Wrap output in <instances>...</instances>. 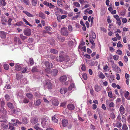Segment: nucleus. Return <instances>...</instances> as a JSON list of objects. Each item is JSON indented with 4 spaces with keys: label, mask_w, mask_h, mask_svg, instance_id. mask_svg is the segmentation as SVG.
Listing matches in <instances>:
<instances>
[{
    "label": "nucleus",
    "mask_w": 130,
    "mask_h": 130,
    "mask_svg": "<svg viewBox=\"0 0 130 130\" xmlns=\"http://www.w3.org/2000/svg\"><path fill=\"white\" fill-rule=\"evenodd\" d=\"M113 17L115 18L117 20L116 23L119 26H120L121 24V21L119 16L117 15H113Z\"/></svg>",
    "instance_id": "0eeeda50"
},
{
    "label": "nucleus",
    "mask_w": 130,
    "mask_h": 130,
    "mask_svg": "<svg viewBox=\"0 0 130 130\" xmlns=\"http://www.w3.org/2000/svg\"><path fill=\"white\" fill-rule=\"evenodd\" d=\"M90 38H89V40L90 43H91L92 45V46H91V47L92 48H94L95 46V43H94V41L93 40V39L91 37V35H90Z\"/></svg>",
    "instance_id": "dca6fc26"
},
{
    "label": "nucleus",
    "mask_w": 130,
    "mask_h": 130,
    "mask_svg": "<svg viewBox=\"0 0 130 130\" xmlns=\"http://www.w3.org/2000/svg\"><path fill=\"white\" fill-rule=\"evenodd\" d=\"M9 66L7 64H5L4 65V69L6 70H8L9 69Z\"/></svg>",
    "instance_id": "49530a36"
},
{
    "label": "nucleus",
    "mask_w": 130,
    "mask_h": 130,
    "mask_svg": "<svg viewBox=\"0 0 130 130\" xmlns=\"http://www.w3.org/2000/svg\"><path fill=\"white\" fill-rule=\"evenodd\" d=\"M128 127L125 124H123L122 127V130H128Z\"/></svg>",
    "instance_id": "e433bc0d"
},
{
    "label": "nucleus",
    "mask_w": 130,
    "mask_h": 130,
    "mask_svg": "<svg viewBox=\"0 0 130 130\" xmlns=\"http://www.w3.org/2000/svg\"><path fill=\"white\" fill-rule=\"evenodd\" d=\"M22 123L24 124H25L27 123V119L26 118H24L22 119Z\"/></svg>",
    "instance_id": "2f4dec72"
},
{
    "label": "nucleus",
    "mask_w": 130,
    "mask_h": 130,
    "mask_svg": "<svg viewBox=\"0 0 130 130\" xmlns=\"http://www.w3.org/2000/svg\"><path fill=\"white\" fill-rule=\"evenodd\" d=\"M9 128L11 130H15V128L14 127V125L11 123H9Z\"/></svg>",
    "instance_id": "cd10ccee"
},
{
    "label": "nucleus",
    "mask_w": 130,
    "mask_h": 130,
    "mask_svg": "<svg viewBox=\"0 0 130 130\" xmlns=\"http://www.w3.org/2000/svg\"><path fill=\"white\" fill-rule=\"evenodd\" d=\"M68 29L69 31H72L73 30L72 26L70 25L68 27Z\"/></svg>",
    "instance_id": "774afa93"
},
{
    "label": "nucleus",
    "mask_w": 130,
    "mask_h": 130,
    "mask_svg": "<svg viewBox=\"0 0 130 130\" xmlns=\"http://www.w3.org/2000/svg\"><path fill=\"white\" fill-rule=\"evenodd\" d=\"M45 29L48 31H51L52 29V28L49 26L45 27Z\"/></svg>",
    "instance_id": "864d4df0"
},
{
    "label": "nucleus",
    "mask_w": 130,
    "mask_h": 130,
    "mask_svg": "<svg viewBox=\"0 0 130 130\" xmlns=\"http://www.w3.org/2000/svg\"><path fill=\"white\" fill-rule=\"evenodd\" d=\"M68 120L66 119H63L62 121V124L64 127L67 126L68 124Z\"/></svg>",
    "instance_id": "aec40b11"
},
{
    "label": "nucleus",
    "mask_w": 130,
    "mask_h": 130,
    "mask_svg": "<svg viewBox=\"0 0 130 130\" xmlns=\"http://www.w3.org/2000/svg\"><path fill=\"white\" fill-rule=\"evenodd\" d=\"M6 32L4 31H0V37L2 38H5L6 37Z\"/></svg>",
    "instance_id": "4468645a"
},
{
    "label": "nucleus",
    "mask_w": 130,
    "mask_h": 130,
    "mask_svg": "<svg viewBox=\"0 0 130 130\" xmlns=\"http://www.w3.org/2000/svg\"><path fill=\"white\" fill-rule=\"evenodd\" d=\"M27 67H23L21 69L22 71L21 72L22 73H24L26 72L27 71Z\"/></svg>",
    "instance_id": "c9c22d12"
},
{
    "label": "nucleus",
    "mask_w": 130,
    "mask_h": 130,
    "mask_svg": "<svg viewBox=\"0 0 130 130\" xmlns=\"http://www.w3.org/2000/svg\"><path fill=\"white\" fill-rule=\"evenodd\" d=\"M113 59L115 60H117L119 58V56L117 55H115L113 56Z\"/></svg>",
    "instance_id": "13d9d810"
},
{
    "label": "nucleus",
    "mask_w": 130,
    "mask_h": 130,
    "mask_svg": "<svg viewBox=\"0 0 130 130\" xmlns=\"http://www.w3.org/2000/svg\"><path fill=\"white\" fill-rule=\"evenodd\" d=\"M39 125V124H37L36 125L34 126V128L36 129L37 130H41V128H40L38 126V125Z\"/></svg>",
    "instance_id": "ea45409f"
},
{
    "label": "nucleus",
    "mask_w": 130,
    "mask_h": 130,
    "mask_svg": "<svg viewBox=\"0 0 130 130\" xmlns=\"http://www.w3.org/2000/svg\"><path fill=\"white\" fill-rule=\"evenodd\" d=\"M73 5L77 7H79L80 6V5L77 2H75L73 3Z\"/></svg>",
    "instance_id": "37998d69"
},
{
    "label": "nucleus",
    "mask_w": 130,
    "mask_h": 130,
    "mask_svg": "<svg viewBox=\"0 0 130 130\" xmlns=\"http://www.w3.org/2000/svg\"><path fill=\"white\" fill-rule=\"evenodd\" d=\"M24 34L27 36H29L31 35V29L28 28L25 29L23 31Z\"/></svg>",
    "instance_id": "7ed1b4c3"
},
{
    "label": "nucleus",
    "mask_w": 130,
    "mask_h": 130,
    "mask_svg": "<svg viewBox=\"0 0 130 130\" xmlns=\"http://www.w3.org/2000/svg\"><path fill=\"white\" fill-rule=\"evenodd\" d=\"M67 91V89L66 88H61L60 90V92L61 94L65 93Z\"/></svg>",
    "instance_id": "a211bd4d"
},
{
    "label": "nucleus",
    "mask_w": 130,
    "mask_h": 130,
    "mask_svg": "<svg viewBox=\"0 0 130 130\" xmlns=\"http://www.w3.org/2000/svg\"><path fill=\"white\" fill-rule=\"evenodd\" d=\"M108 95L109 97L111 98H113V95L112 94V92L111 91H109L108 92Z\"/></svg>",
    "instance_id": "052dcab7"
},
{
    "label": "nucleus",
    "mask_w": 130,
    "mask_h": 130,
    "mask_svg": "<svg viewBox=\"0 0 130 130\" xmlns=\"http://www.w3.org/2000/svg\"><path fill=\"white\" fill-rule=\"evenodd\" d=\"M74 87V85L73 83H71L70 84L69 86L68 87V89L69 90H71Z\"/></svg>",
    "instance_id": "58836bf2"
},
{
    "label": "nucleus",
    "mask_w": 130,
    "mask_h": 130,
    "mask_svg": "<svg viewBox=\"0 0 130 130\" xmlns=\"http://www.w3.org/2000/svg\"><path fill=\"white\" fill-rule=\"evenodd\" d=\"M50 52L52 53H53L54 54H57L58 52V51L55 49H52L50 50Z\"/></svg>",
    "instance_id": "4c0bfd02"
},
{
    "label": "nucleus",
    "mask_w": 130,
    "mask_h": 130,
    "mask_svg": "<svg viewBox=\"0 0 130 130\" xmlns=\"http://www.w3.org/2000/svg\"><path fill=\"white\" fill-rule=\"evenodd\" d=\"M29 61L30 64L33 65L34 64V61L32 58H29Z\"/></svg>",
    "instance_id": "3c124183"
},
{
    "label": "nucleus",
    "mask_w": 130,
    "mask_h": 130,
    "mask_svg": "<svg viewBox=\"0 0 130 130\" xmlns=\"http://www.w3.org/2000/svg\"><path fill=\"white\" fill-rule=\"evenodd\" d=\"M58 72V71L56 69H55L53 70V71H52V75L54 76H56L57 73Z\"/></svg>",
    "instance_id": "393cba45"
},
{
    "label": "nucleus",
    "mask_w": 130,
    "mask_h": 130,
    "mask_svg": "<svg viewBox=\"0 0 130 130\" xmlns=\"http://www.w3.org/2000/svg\"><path fill=\"white\" fill-rule=\"evenodd\" d=\"M52 103L53 105L55 106H57L59 104L58 100L56 99H54L52 100Z\"/></svg>",
    "instance_id": "ddd939ff"
},
{
    "label": "nucleus",
    "mask_w": 130,
    "mask_h": 130,
    "mask_svg": "<svg viewBox=\"0 0 130 130\" xmlns=\"http://www.w3.org/2000/svg\"><path fill=\"white\" fill-rule=\"evenodd\" d=\"M81 69L82 71H85L86 70V68L85 67V65L84 64H83L82 65V67H81Z\"/></svg>",
    "instance_id": "338daca9"
},
{
    "label": "nucleus",
    "mask_w": 130,
    "mask_h": 130,
    "mask_svg": "<svg viewBox=\"0 0 130 130\" xmlns=\"http://www.w3.org/2000/svg\"><path fill=\"white\" fill-rule=\"evenodd\" d=\"M58 5L60 6H63V3L61 0H58L57 1Z\"/></svg>",
    "instance_id": "09e8293b"
},
{
    "label": "nucleus",
    "mask_w": 130,
    "mask_h": 130,
    "mask_svg": "<svg viewBox=\"0 0 130 130\" xmlns=\"http://www.w3.org/2000/svg\"><path fill=\"white\" fill-rule=\"evenodd\" d=\"M129 94V92L127 91L124 94V96L125 98L128 100H130V98L128 97V96Z\"/></svg>",
    "instance_id": "7c9ffc66"
},
{
    "label": "nucleus",
    "mask_w": 130,
    "mask_h": 130,
    "mask_svg": "<svg viewBox=\"0 0 130 130\" xmlns=\"http://www.w3.org/2000/svg\"><path fill=\"white\" fill-rule=\"evenodd\" d=\"M34 103L35 105L38 106L40 104L41 102L39 100H36V101L34 102Z\"/></svg>",
    "instance_id": "79ce46f5"
},
{
    "label": "nucleus",
    "mask_w": 130,
    "mask_h": 130,
    "mask_svg": "<svg viewBox=\"0 0 130 130\" xmlns=\"http://www.w3.org/2000/svg\"><path fill=\"white\" fill-rule=\"evenodd\" d=\"M74 44V42L72 41H70L68 42V44L69 46L70 47H72Z\"/></svg>",
    "instance_id": "4d7b16f0"
},
{
    "label": "nucleus",
    "mask_w": 130,
    "mask_h": 130,
    "mask_svg": "<svg viewBox=\"0 0 130 130\" xmlns=\"http://www.w3.org/2000/svg\"><path fill=\"white\" fill-rule=\"evenodd\" d=\"M44 64L47 68H51L53 67L52 63H51L50 64V63L48 61L45 62L44 63Z\"/></svg>",
    "instance_id": "1a4fd4ad"
},
{
    "label": "nucleus",
    "mask_w": 130,
    "mask_h": 130,
    "mask_svg": "<svg viewBox=\"0 0 130 130\" xmlns=\"http://www.w3.org/2000/svg\"><path fill=\"white\" fill-rule=\"evenodd\" d=\"M39 17L43 19H45L46 18L45 15L42 12L40 11L39 13Z\"/></svg>",
    "instance_id": "6ab92c4d"
},
{
    "label": "nucleus",
    "mask_w": 130,
    "mask_h": 130,
    "mask_svg": "<svg viewBox=\"0 0 130 130\" xmlns=\"http://www.w3.org/2000/svg\"><path fill=\"white\" fill-rule=\"evenodd\" d=\"M5 98L7 101H8L10 99V97L8 94H6L5 96Z\"/></svg>",
    "instance_id": "8fccbe9b"
},
{
    "label": "nucleus",
    "mask_w": 130,
    "mask_h": 130,
    "mask_svg": "<svg viewBox=\"0 0 130 130\" xmlns=\"http://www.w3.org/2000/svg\"><path fill=\"white\" fill-rule=\"evenodd\" d=\"M117 47H123V45L121 44V42L120 41H119L118 42L117 44Z\"/></svg>",
    "instance_id": "6e6d98bb"
},
{
    "label": "nucleus",
    "mask_w": 130,
    "mask_h": 130,
    "mask_svg": "<svg viewBox=\"0 0 130 130\" xmlns=\"http://www.w3.org/2000/svg\"><path fill=\"white\" fill-rule=\"evenodd\" d=\"M56 115H55L54 116L52 117V120L55 122L57 123L58 122V120L57 119H56L55 117Z\"/></svg>",
    "instance_id": "f704fd0d"
},
{
    "label": "nucleus",
    "mask_w": 130,
    "mask_h": 130,
    "mask_svg": "<svg viewBox=\"0 0 130 130\" xmlns=\"http://www.w3.org/2000/svg\"><path fill=\"white\" fill-rule=\"evenodd\" d=\"M60 32L61 35L66 37H67L69 34L68 32L67 29V28L64 27L61 28Z\"/></svg>",
    "instance_id": "f257e3e1"
},
{
    "label": "nucleus",
    "mask_w": 130,
    "mask_h": 130,
    "mask_svg": "<svg viewBox=\"0 0 130 130\" xmlns=\"http://www.w3.org/2000/svg\"><path fill=\"white\" fill-rule=\"evenodd\" d=\"M48 117H46L42 119V121L41 122V124H42V126L43 127H44L46 125L47 122L46 119L48 120Z\"/></svg>",
    "instance_id": "6e6552de"
},
{
    "label": "nucleus",
    "mask_w": 130,
    "mask_h": 130,
    "mask_svg": "<svg viewBox=\"0 0 130 130\" xmlns=\"http://www.w3.org/2000/svg\"><path fill=\"white\" fill-rule=\"evenodd\" d=\"M7 105L10 109H12L13 108L12 104L10 102H8L7 103Z\"/></svg>",
    "instance_id": "72a5a7b5"
},
{
    "label": "nucleus",
    "mask_w": 130,
    "mask_h": 130,
    "mask_svg": "<svg viewBox=\"0 0 130 130\" xmlns=\"http://www.w3.org/2000/svg\"><path fill=\"white\" fill-rule=\"evenodd\" d=\"M125 109L123 106L121 105L120 106L119 111L121 114L123 115L125 113Z\"/></svg>",
    "instance_id": "9d476101"
},
{
    "label": "nucleus",
    "mask_w": 130,
    "mask_h": 130,
    "mask_svg": "<svg viewBox=\"0 0 130 130\" xmlns=\"http://www.w3.org/2000/svg\"><path fill=\"white\" fill-rule=\"evenodd\" d=\"M65 59L64 57L62 55H59L58 57H57L56 58V59L57 61L60 62L64 61Z\"/></svg>",
    "instance_id": "423d86ee"
},
{
    "label": "nucleus",
    "mask_w": 130,
    "mask_h": 130,
    "mask_svg": "<svg viewBox=\"0 0 130 130\" xmlns=\"http://www.w3.org/2000/svg\"><path fill=\"white\" fill-rule=\"evenodd\" d=\"M98 76L101 79H103L105 77V76L102 72H100Z\"/></svg>",
    "instance_id": "bb28decb"
},
{
    "label": "nucleus",
    "mask_w": 130,
    "mask_h": 130,
    "mask_svg": "<svg viewBox=\"0 0 130 130\" xmlns=\"http://www.w3.org/2000/svg\"><path fill=\"white\" fill-rule=\"evenodd\" d=\"M58 40L60 41L63 42L65 40V38L64 37L59 38L58 37Z\"/></svg>",
    "instance_id": "5fc2aeb1"
},
{
    "label": "nucleus",
    "mask_w": 130,
    "mask_h": 130,
    "mask_svg": "<svg viewBox=\"0 0 130 130\" xmlns=\"http://www.w3.org/2000/svg\"><path fill=\"white\" fill-rule=\"evenodd\" d=\"M84 56L86 58L88 59H90L91 58L90 55L87 54H85Z\"/></svg>",
    "instance_id": "69168bd1"
},
{
    "label": "nucleus",
    "mask_w": 130,
    "mask_h": 130,
    "mask_svg": "<svg viewBox=\"0 0 130 130\" xmlns=\"http://www.w3.org/2000/svg\"><path fill=\"white\" fill-rule=\"evenodd\" d=\"M39 71L37 68L35 67H33L31 70V71L33 73L38 72Z\"/></svg>",
    "instance_id": "c85d7f7f"
},
{
    "label": "nucleus",
    "mask_w": 130,
    "mask_h": 130,
    "mask_svg": "<svg viewBox=\"0 0 130 130\" xmlns=\"http://www.w3.org/2000/svg\"><path fill=\"white\" fill-rule=\"evenodd\" d=\"M23 23V22L22 21H20L19 22H17L15 24V25L18 26H21L22 25Z\"/></svg>",
    "instance_id": "bf43d9fd"
},
{
    "label": "nucleus",
    "mask_w": 130,
    "mask_h": 130,
    "mask_svg": "<svg viewBox=\"0 0 130 130\" xmlns=\"http://www.w3.org/2000/svg\"><path fill=\"white\" fill-rule=\"evenodd\" d=\"M12 20L11 18H9L8 19V20L7 21V22L9 25H11Z\"/></svg>",
    "instance_id": "0e129e2a"
},
{
    "label": "nucleus",
    "mask_w": 130,
    "mask_h": 130,
    "mask_svg": "<svg viewBox=\"0 0 130 130\" xmlns=\"http://www.w3.org/2000/svg\"><path fill=\"white\" fill-rule=\"evenodd\" d=\"M67 107L70 110H73L75 108L74 105L72 104H69L68 105Z\"/></svg>",
    "instance_id": "2eb2a0df"
},
{
    "label": "nucleus",
    "mask_w": 130,
    "mask_h": 130,
    "mask_svg": "<svg viewBox=\"0 0 130 130\" xmlns=\"http://www.w3.org/2000/svg\"><path fill=\"white\" fill-rule=\"evenodd\" d=\"M122 119H121L122 122L124 123L126 122V118L124 115H122Z\"/></svg>",
    "instance_id": "c03bdc74"
},
{
    "label": "nucleus",
    "mask_w": 130,
    "mask_h": 130,
    "mask_svg": "<svg viewBox=\"0 0 130 130\" xmlns=\"http://www.w3.org/2000/svg\"><path fill=\"white\" fill-rule=\"evenodd\" d=\"M38 120L37 118H34L31 119V122L32 123H36L38 122Z\"/></svg>",
    "instance_id": "c756f323"
},
{
    "label": "nucleus",
    "mask_w": 130,
    "mask_h": 130,
    "mask_svg": "<svg viewBox=\"0 0 130 130\" xmlns=\"http://www.w3.org/2000/svg\"><path fill=\"white\" fill-rule=\"evenodd\" d=\"M106 103L107 105L108 104H109V106L110 107H113L115 106V104L113 102H112L109 104V100H106Z\"/></svg>",
    "instance_id": "f3484780"
},
{
    "label": "nucleus",
    "mask_w": 130,
    "mask_h": 130,
    "mask_svg": "<svg viewBox=\"0 0 130 130\" xmlns=\"http://www.w3.org/2000/svg\"><path fill=\"white\" fill-rule=\"evenodd\" d=\"M23 91L22 90H21L19 91L18 96H19V97H20L21 98H23Z\"/></svg>",
    "instance_id": "b1692460"
},
{
    "label": "nucleus",
    "mask_w": 130,
    "mask_h": 130,
    "mask_svg": "<svg viewBox=\"0 0 130 130\" xmlns=\"http://www.w3.org/2000/svg\"><path fill=\"white\" fill-rule=\"evenodd\" d=\"M20 37L21 39L23 40H25L27 38V37L26 36H24L22 34H20Z\"/></svg>",
    "instance_id": "a19ab883"
},
{
    "label": "nucleus",
    "mask_w": 130,
    "mask_h": 130,
    "mask_svg": "<svg viewBox=\"0 0 130 130\" xmlns=\"http://www.w3.org/2000/svg\"><path fill=\"white\" fill-rule=\"evenodd\" d=\"M117 53L119 55H121L122 54V52L121 50H117Z\"/></svg>",
    "instance_id": "e2e57ef3"
},
{
    "label": "nucleus",
    "mask_w": 130,
    "mask_h": 130,
    "mask_svg": "<svg viewBox=\"0 0 130 130\" xmlns=\"http://www.w3.org/2000/svg\"><path fill=\"white\" fill-rule=\"evenodd\" d=\"M95 90L96 92H99L101 90V87L97 85H96L94 86Z\"/></svg>",
    "instance_id": "412c9836"
},
{
    "label": "nucleus",
    "mask_w": 130,
    "mask_h": 130,
    "mask_svg": "<svg viewBox=\"0 0 130 130\" xmlns=\"http://www.w3.org/2000/svg\"><path fill=\"white\" fill-rule=\"evenodd\" d=\"M23 102L24 103L26 104L29 102V100L27 98H25L23 100Z\"/></svg>",
    "instance_id": "680f3d73"
},
{
    "label": "nucleus",
    "mask_w": 130,
    "mask_h": 130,
    "mask_svg": "<svg viewBox=\"0 0 130 130\" xmlns=\"http://www.w3.org/2000/svg\"><path fill=\"white\" fill-rule=\"evenodd\" d=\"M26 96L29 99H31L33 97V95L29 93H27L26 94Z\"/></svg>",
    "instance_id": "473e14b6"
},
{
    "label": "nucleus",
    "mask_w": 130,
    "mask_h": 130,
    "mask_svg": "<svg viewBox=\"0 0 130 130\" xmlns=\"http://www.w3.org/2000/svg\"><path fill=\"white\" fill-rule=\"evenodd\" d=\"M67 77L65 75H63L60 77V80L62 83H64V84L65 85H67L68 84L67 82H66L67 79Z\"/></svg>",
    "instance_id": "f03ea898"
},
{
    "label": "nucleus",
    "mask_w": 130,
    "mask_h": 130,
    "mask_svg": "<svg viewBox=\"0 0 130 130\" xmlns=\"http://www.w3.org/2000/svg\"><path fill=\"white\" fill-rule=\"evenodd\" d=\"M15 69L17 71L21 70L22 69L21 65L19 64H16L15 67Z\"/></svg>",
    "instance_id": "f8f14e48"
},
{
    "label": "nucleus",
    "mask_w": 130,
    "mask_h": 130,
    "mask_svg": "<svg viewBox=\"0 0 130 130\" xmlns=\"http://www.w3.org/2000/svg\"><path fill=\"white\" fill-rule=\"evenodd\" d=\"M46 85L47 86V89H52L53 87V84L51 82L50 80H48L46 83Z\"/></svg>",
    "instance_id": "39448f33"
},
{
    "label": "nucleus",
    "mask_w": 130,
    "mask_h": 130,
    "mask_svg": "<svg viewBox=\"0 0 130 130\" xmlns=\"http://www.w3.org/2000/svg\"><path fill=\"white\" fill-rule=\"evenodd\" d=\"M23 12L26 14L27 16L30 17H33V15L32 14L30 13L29 12L26 11H23Z\"/></svg>",
    "instance_id": "4be33fe9"
},
{
    "label": "nucleus",
    "mask_w": 130,
    "mask_h": 130,
    "mask_svg": "<svg viewBox=\"0 0 130 130\" xmlns=\"http://www.w3.org/2000/svg\"><path fill=\"white\" fill-rule=\"evenodd\" d=\"M23 20L25 23V24L27 25H29L30 26H32V25L31 24H30L25 19L23 18Z\"/></svg>",
    "instance_id": "a18cd8bd"
},
{
    "label": "nucleus",
    "mask_w": 130,
    "mask_h": 130,
    "mask_svg": "<svg viewBox=\"0 0 130 130\" xmlns=\"http://www.w3.org/2000/svg\"><path fill=\"white\" fill-rule=\"evenodd\" d=\"M7 22V19L5 17L2 18L1 19V23L4 25H5L6 24L5 22Z\"/></svg>",
    "instance_id": "a878e982"
},
{
    "label": "nucleus",
    "mask_w": 130,
    "mask_h": 130,
    "mask_svg": "<svg viewBox=\"0 0 130 130\" xmlns=\"http://www.w3.org/2000/svg\"><path fill=\"white\" fill-rule=\"evenodd\" d=\"M82 77L85 80H86L87 79V74L86 73L83 74L82 75Z\"/></svg>",
    "instance_id": "603ef678"
},
{
    "label": "nucleus",
    "mask_w": 130,
    "mask_h": 130,
    "mask_svg": "<svg viewBox=\"0 0 130 130\" xmlns=\"http://www.w3.org/2000/svg\"><path fill=\"white\" fill-rule=\"evenodd\" d=\"M112 67L113 70L116 72H118L121 71L120 68L115 63L112 64Z\"/></svg>",
    "instance_id": "20e7f679"
},
{
    "label": "nucleus",
    "mask_w": 130,
    "mask_h": 130,
    "mask_svg": "<svg viewBox=\"0 0 130 130\" xmlns=\"http://www.w3.org/2000/svg\"><path fill=\"white\" fill-rule=\"evenodd\" d=\"M37 0H32L31 3L32 6H35L37 4Z\"/></svg>",
    "instance_id": "de8ad7c7"
},
{
    "label": "nucleus",
    "mask_w": 130,
    "mask_h": 130,
    "mask_svg": "<svg viewBox=\"0 0 130 130\" xmlns=\"http://www.w3.org/2000/svg\"><path fill=\"white\" fill-rule=\"evenodd\" d=\"M1 128L4 130H6L8 127V125L5 123H3L1 124Z\"/></svg>",
    "instance_id": "9b49d317"
},
{
    "label": "nucleus",
    "mask_w": 130,
    "mask_h": 130,
    "mask_svg": "<svg viewBox=\"0 0 130 130\" xmlns=\"http://www.w3.org/2000/svg\"><path fill=\"white\" fill-rule=\"evenodd\" d=\"M6 4L5 0H0V6H4Z\"/></svg>",
    "instance_id": "5701e85b"
}]
</instances>
